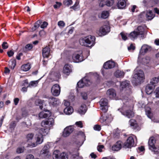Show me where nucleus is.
<instances>
[{"mask_svg":"<svg viewBox=\"0 0 159 159\" xmlns=\"http://www.w3.org/2000/svg\"><path fill=\"white\" fill-rule=\"evenodd\" d=\"M95 38L94 36L89 35L84 38H80L79 40V43L82 46L89 47L94 44Z\"/></svg>","mask_w":159,"mask_h":159,"instance_id":"1","label":"nucleus"},{"mask_svg":"<svg viewBox=\"0 0 159 159\" xmlns=\"http://www.w3.org/2000/svg\"><path fill=\"white\" fill-rule=\"evenodd\" d=\"M110 31V28L108 25H105L101 27L99 30L97 31V34L100 36L106 35Z\"/></svg>","mask_w":159,"mask_h":159,"instance_id":"2","label":"nucleus"},{"mask_svg":"<svg viewBox=\"0 0 159 159\" xmlns=\"http://www.w3.org/2000/svg\"><path fill=\"white\" fill-rule=\"evenodd\" d=\"M54 120L53 118H50L48 120H44L41 122V125L42 127L48 128L49 130L50 126L53 125Z\"/></svg>","mask_w":159,"mask_h":159,"instance_id":"3","label":"nucleus"},{"mask_svg":"<svg viewBox=\"0 0 159 159\" xmlns=\"http://www.w3.org/2000/svg\"><path fill=\"white\" fill-rule=\"evenodd\" d=\"M136 145L134 139L132 136L128 138L126 142L124 143V147L125 148H131Z\"/></svg>","mask_w":159,"mask_h":159,"instance_id":"4","label":"nucleus"},{"mask_svg":"<svg viewBox=\"0 0 159 159\" xmlns=\"http://www.w3.org/2000/svg\"><path fill=\"white\" fill-rule=\"evenodd\" d=\"M60 91L61 89L59 85L55 84L52 87L51 92L53 96H58L59 95Z\"/></svg>","mask_w":159,"mask_h":159,"instance_id":"5","label":"nucleus"},{"mask_svg":"<svg viewBox=\"0 0 159 159\" xmlns=\"http://www.w3.org/2000/svg\"><path fill=\"white\" fill-rule=\"evenodd\" d=\"M91 82L89 80H88L86 77L83 78L82 80L79 81L77 83V85L78 87L82 88L84 85L88 86L90 84Z\"/></svg>","mask_w":159,"mask_h":159,"instance_id":"6","label":"nucleus"},{"mask_svg":"<svg viewBox=\"0 0 159 159\" xmlns=\"http://www.w3.org/2000/svg\"><path fill=\"white\" fill-rule=\"evenodd\" d=\"M112 120V118L110 116L105 114L102 115L100 118L99 121L101 123L105 122L107 124L110 123Z\"/></svg>","mask_w":159,"mask_h":159,"instance_id":"7","label":"nucleus"},{"mask_svg":"<svg viewBox=\"0 0 159 159\" xmlns=\"http://www.w3.org/2000/svg\"><path fill=\"white\" fill-rule=\"evenodd\" d=\"M57 152V151L54 152L53 154V159H66L67 158L68 155L65 152L61 153L60 155L56 153Z\"/></svg>","mask_w":159,"mask_h":159,"instance_id":"8","label":"nucleus"},{"mask_svg":"<svg viewBox=\"0 0 159 159\" xmlns=\"http://www.w3.org/2000/svg\"><path fill=\"white\" fill-rule=\"evenodd\" d=\"M48 99L49 104L51 106H56L60 103L59 100L57 98L51 97L48 98Z\"/></svg>","mask_w":159,"mask_h":159,"instance_id":"9","label":"nucleus"},{"mask_svg":"<svg viewBox=\"0 0 159 159\" xmlns=\"http://www.w3.org/2000/svg\"><path fill=\"white\" fill-rule=\"evenodd\" d=\"M48 145H46L44 146L40 152V156L45 158L48 156Z\"/></svg>","mask_w":159,"mask_h":159,"instance_id":"10","label":"nucleus"},{"mask_svg":"<svg viewBox=\"0 0 159 159\" xmlns=\"http://www.w3.org/2000/svg\"><path fill=\"white\" fill-rule=\"evenodd\" d=\"M115 66V63L111 61H108L105 62L103 65L104 68L106 69H110Z\"/></svg>","mask_w":159,"mask_h":159,"instance_id":"11","label":"nucleus"},{"mask_svg":"<svg viewBox=\"0 0 159 159\" xmlns=\"http://www.w3.org/2000/svg\"><path fill=\"white\" fill-rule=\"evenodd\" d=\"M107 94L110 98L114 99L116 96V93L114 89H111L107 90Z\"/></svg>","mask_w":159,"mask_h":159,"instance_id":"12","label":"nucleus"},{"mask_svg":"<svg viewBox=\"0 0 159 159\" xmlns=\"http://www.w3.org/2000/svg\"><path fill=\"white\" fill-rule=\"evenodd\" d=\"M134 76L139 82H141L144 79V75L143 71L140 70L139 72L136 74Z\"/></svg>","mask_w":159,"mask_h":159,"instance_id":"13","label":"nucleus"},{"mask_svg":"<svg viewBox=\"0 0 159 159\" xmlns=\"http://www.w3.org/2000/svg\"><path fill=\"white\" fill-rule=\"evenodd\" d=\"M73 131V129L71 127H66L64 130L62 136L64 137H67Z\"/></svg>","mask_w":159,"mask_h":159,"instance_id":"14","label":"nucleus"},{"mask_svg":"<svg viewBox=\"0 0 159 159\" xmlns=\"http://www.w3.org/2000/svg\"><path fill=\"white\" fill-rule=\"evenodd\" d=\"M63 72L64 74L66 75H69L72 72L70 64H66L64 66Z\"/></svg>","mask_w":159,"mask_h":159,"instance_id":"15","label":"nucleus"},{"mask_svg":"<svg viewBox=\"0 0 159 159\" xmlns=\"http://www.w3.org/2000/svg\"><path fill=\"white\" fill-rule=\"evenodd\" d=\"M72 58L73 61L75 62H79L83 60L82 56L78 54H74L73 55Z\"/></svg>","mask_w":159,"mask_h":159,"instance_id":"16","label":"nucleus"},{"mask_svg":"<svg viewBox=\"0 0 159 159\" xmlns=\"http://www.w3.org/2000/svg\"><path fill=\"white\" fill-rule=\"evenodd\" d=\"M129 123L131 128L134 129H137L139 127L138 123L135 119H130L129 121Z\"/></svg>","mask_w":159,"mask_h":159,"instance_id":"17","label":"nucleus"},{"mask_svg":"<svg viewBox=\"0 0 159 159\" xmlns=\"http://www.w3.org/2000/svg\"><path fill=\"white\" fill-rule=\"evenodd\" d=\"M126 6V0H118L117 6L119 9L124 8Z\"/></svg>","mask_w":159,"mask_h":159,"instance_id":"18","label":"nucleus"},{"mask_svg":"<svg viewBox=\"0 0 159 159\" xmlns=\"http://www.w3.org/2000/svg\"><path fill=\"white\" fill-rule=\"evenodd\" d=\"M50 49L49 47H46L44 48L42 51V54L43 57H48L50 52Z\"/></svg>","mask_w":159,"mask_h":159,"instance_id":"19","label":"nucleus"},{"mask_svg":"<svg viewBox=\"0 0 159 159\" xmlns=\"http://www.w3.org/2000/svg\"><path fill=\"white\" fill-rule=\"evenodd\" d=\"M121 143L122 142L121 141H118L112 147V150L114 151L120 150L121 148Z\"/></svg>","mask_w":159,"mask_h":159,"instance_id":"20","label":"nucleus"},{"mask_svg":"<svg viewBox=\"0 0 159 159\" xmlns=\"http://www.w3.org/2000/svg\"><path fill=\"white\" fill-rule=\"evenodd\" d=\"M135 30L137 31L141 38H143L144 36V29L143 26H138Z\"/></svg>","mask_w":159,"mask_h":159,"instance_id":"21","label":"nucleus"},{"mask_svg":"<svg viewBox=\"0 0 159 159\" xmlns=\"http://www.w3.org/2000/svg\"><path fill=\"white\" fill-rule=\"evenodd\" d=\"M87 111V107L86 105L83 104L81 105L78 111V112L80 115L84 114Z\"/></svg>","mask_w":159,"mask_h":159,"instance_id":"22","label":"nucleus"},{"mask_svg":"<svg viewBox=\"0 0 159 159\" xmlns=\"http://www.w3.org/2000/svg\"><path fill=\"white\" fill-rule=\"evenodd\" d=\"M155 15L153 13L151 10H148L146 11V18L148 20H152L155 17Z\"/></svg>","mask_w":159,"mask_h":159,"instance_id":"23","label":"nucleus"},{"mask_svg":"<svg viewBox=\"0 0 159 159\" xmlns=\"http://www.w3.org/2000/svg\"><path fill=\"white\" fill-rule=\"evenodd\" d=\"M152 47L151 46L147 44H144L142 46L140 52L141 51H143L144 53H146L148 51H150L152 50Z\"/></svg>","mask_w":159,"mask_h":159,"instance_id":"24","label":"nucleus"},{"mask_svg":"<svg viewBox=\"0 0 159 159\" xmlns=\"http://www.w3.org/2000/svg\"><path fill=\"white\" fill-rule=\"evenodd\" d=\"M140 36L137 31L135 30L134 31L131 32L129 35L128 37L131 39H135L137 38L138 36Z\"/></svg>","mask_w":159,"mask_h":159,"instance_id":"25","label":"nucleus"},{"mask_svg":"<svg viewBox=\"0 0 159 159\" xmlns=\"http://www.w3.org/2000/svg\"><path fill=\"white\" fill-rule=\"evenodd\" d=\"M109 16V13L107 11H103L100 15H98V17L100 18L106 19Z\"/></svg>","mask_w":159,"mask_h":159,"instance_id":"26","label":"nucleus"},{"mask_svg":"<svg viewBox=\"0 0 159 159\" xmlns=\"http://www.w3.org/2000/svg\"><path fill=\"white\" fill-rule=\"evenodd\" d=\"M49 130L48 128H41L39 129L38 134L42 135L43 136H46L48 134Z\"/></svg>","mask_w":159,"mask_h":159,"instance_id":"27","label":"nucleus"},{"mask_svg":"<svg viewBox=\"0 0 159 159\" xmlns=\"http://www.w3.org/2000/svg\"><path fill=\"white\" fill-rule=\"evenodd\" d=\"M122 114L129 118H132L134 116V112L131 110H127Z\"/></svg>","mask_w":159,"mask_h":159,"instance_id":"28","label":"nucleus"},{"mask_svg":"<svg viewBox=\"0 0 159 159\" xmlns=\"http://www.w3.org/2000/svg\"><path fill=\"white\" fill-rule=\"evenodd\" d=\"M43 140V137L42 135L37 134L36 135V141L39 144L42 143Z\"/></svg>","mask_w":159,"mask_h":159,"instance_id":"29","label":"nucleus"},{"mask_svg":"<svg viewBox=\"0 0 159 159\" xmlns=\"http://www.w3.org/2000/svg\"><path fill=\"white\" fill-rule=\"evenodd\" d=\"M153 87L152 85L151 84H148L146 87L145 91L148 94H150L153 91Z\"/></svg>","mask_w":159,"mask_h":159,"instance_id":"30","label":"nucleus"},{"mask_svg":"<svg viewBox=\"0 0 159 159\" xmlns=\"http://www.w3.org/2000/svg\"><path fill=\"white\" fill-rule=\"evenodd\" d=\"M31 68V66L29 63L22 65L21 67V70L24 71H27L29 70Z\"/></svg>","mask_w":159,"mask_h":159,"instance_id":"31","label":"nucleus"},{"mask_svg":"<svg viewBox=\"0 0 159 159\" xmlns=\"http://www.w3.org/2000/svg\"><path fill=\"white\" fill-rule=\"evenodd\" d=\"M46 111H42L39 114V117L40 118H46L50 116V113H46Z\"/></svg>","mask_w":159,"mask_h":159,"instance_id":"32","label":"nucleus"},{"mask_svg":"<svg viewBox=\"0 0 159 159\" xmlns=\"http://www.w3.org/2000/svg\"><path fill=\"white\" fill-rule=\"evenodd\" d=\"M73 111V108L70 107H67L64 109V112L66 115H70Z\"/></svg>","mask_w":159,"mask_h":159,"instance_id":"33","label":"nucleus"},{"mask_svg":"<svg viewBox=\"0 0 159 159\" xmlns=\"http://www.w3.org/2000/svg\"><path fill=\"white\" fill-rule=\"evenodd\" d=\"M155 143V142L154 140V138L153 137L150 138L148 142L149 149H150V148H152L155 145L154 144Z\"/></svg>","mask_w":159,"mask_h":159,"instance_id":"34","label":"nucleus"},{"mask_svg":"<svg viewBox=\"0 0 159 159\" xmlns=\"http://www.w3.org/2000/svg\"><path fill=\"white\" fill-rule=\"evenodd\" d=\"M114 75L116 77H122L124 75V73L122 71L117 70L114 73Z\"/></svg>","mask_w":159,"mask_h":159,"instance_id":"35","label":"nucleus"},{"mask_svg":"<svg viewBox=\"0 0 159 159\" xmlns=\"http://www.w3.org/2000/svg\"><path fill=\"white\" fill-rule=\"evenodd\" d=\"M108 100L106 98H102L100 102V105L101 107L106 106L108 103Z\"/></svg>","mask_w":159,"mask_h":159,"instance_id":"36","label":"nucleus"},{"mask_svg":"<svg viewBox=\"0 0 159 159\" xmlns=\"http://www.w3.org/2000/svg\"><path fill=\"white\" fill-rule=\"evenodd\" d=\"M149 149L153 152L155 154L159 153V146H158L155 147V145H154L152 148H150Z\"/></svg>","mask_w":159,"mask_h":159,"instance_id":"37","label":"nucleus"},{"mask_svg":"<svg viewBox=\"0 0 159 159\" xmlns=\"http://www.w3.org/2000/svg\"><path fill=\"white\" fill-rule=\"evenodd\" d=\"M38 81H31L27 86V87L31 88L32 87H35L37 86Z\"/></svg>","mask_w":159,"mask_h":159,"instance_id":"38","label":"nucleus"},{"mask_svg":"<svg viewBox=\"0 0 159 159\" xmlns=\"http://www.w3.org/2000/svg\"><path fill=\"white\" fill-rule=\"evenodd\" d=\"M79 2L78 0H76L75 4L73 6L70 7V8L72 9L73 10L75 11L79 7Z\"/></svg>","mask_w":159,"mask_h":159,"instance_id":"39","label":"nucleus"},{"mask_svg":"<svg viewBox=\"0 0 159 159\" xmlns=\"http://www.w3.org/2000/svg\"><path fill=\"white\" fill-rule=\"evenodd\" d=\"M120 34L121 35L122 39L124 40H126L128 39V38H129L128 37V35H129V34H128L124 33V32H121L120 33Z\"/></svg>","mask_w":159,"mask_h":159,"instance_id":"40","label":"nucleus"},{"mask_svg":"<svg viewBox=\"0 0 159 159\" xmlns=\"http://www.w3.org/2000/svg\"><path fill=\"white\" fill-rule=\"evenodd\" d=\"M16 65V61L15 60H12L9 61V66L12 69H14Z\"/></svg>","mask_w":159,"mask_h":159,"instance_id":"41","label":"nucleus"},{"mask_svg":"<svg viewBox=\"0 0 159 159\" xmlns=\"http://www.w3.org/2000/svg\"><path fill=\"white\" fill-rule=\"evenodd\" d=\"M63 3L66 6L69 7L72 4L73 1L72 0H65Z\"/></svg>","mask_w":159,"mask_h":159,"instance_id":"42","label":"nucleus"},{"mask_svg":"<svg viewBox=\"0 0 159 159\" xmlns=\"http://www.w3.org/2000/svg\"><path fill=\"white\" fill-rule=\"evenodd\" d=\"M150 109V108L148 107L146 109L145 111L148 116L149 118L151 119L152 117V114L151 113Z\"/></svg>","mask_w":159,"mask_h":159,"instance_id":"43","label":"nucleus"},{"mask_svg":"<svg viewBox=\"0 0 159 159\" xmlns=\"http://www.w3.org/2000/svg\"><path fill=\"white\" fill-rule=\"evenodd\" d=\"M129 85V83L126 81H125L122 82L120 86L122 88L124 89L128 87Z\"/></svg>","mask_w":159,"mask_h":159,"instance_id":"44","label":"nucleus"},{"mask_svg":"<svg viewBox=\"0 0 159 159\" xmlns=\"http://www.w3.org/2000/svg\"><path fill=\"white\" fill-rule=\"evenodd\" d=\"M114 0H107L106 2V5L107 6L110 7L112 6L114 3Z\"/></svg>","mask_w":159,"mask_h":159,"instance_id":"45","label":"nucleus"},{"mask_svg":"<svg viewBox=\"0 0 159 159\" xmlns=\"http://www.w3.org/2000/svg\"><path fill=\"white\" fill-rule=\"evenodd\" d=\"M33 48V45L31 44H27L25 47V49L26 51H30Z\"/></svg>","mask_w":159,"mask_h":159,"instance_id":"46","label":"nucleus"},{"mask_svg":"<svg viewBox=\"0 0 159 159\" xmlns=\"http://www.w3.org/2000/svg\"><path fill=\"white\" fill-rule=\"evenodd\" d=\"M57 25L60 28H62L65 27V23L62 20L59 21L58 22Z\"/></svg>","mask_w":159,"mask_h":159,"instance_id":"47","label":"nucleus"},{"mask_svg":"<svg viewBox=\"0 0 159 159\" xmlns=\"http://www.w3.org/2000/svg\"><path fill=\"white\" fill-rule=\"evenodd\" d=\"M34 136V134L33 133H30L28 134L26 137V139L28 141L32 140Z\"/></svg>","mask_w":159,"mask_h":159,"instance_id":"48","label":"nucleus"},{"mask_svg":"<svg viewBox=\"0 0 159 159\" xmlns=\"http://www.w3.org/2000/svg\"><path fill=\"white\" fill-rule=\"evenodd\" d=\"M159 82V76L157 77H154L152 78V85L155 84H157Z\"/></svg>","mask_w":159,"mask_h":159,"instance_id":"49","label":"nucleus"},{"mask_svg":"<svg viewBox=\"0 0 159 159\" xmlns=\"http://www.w3.org/2000/svg\"><path fill=\"white\" fill-rule=\"evenodd\" d=\"M24 151V147H19L16 149V152L17 153H20L23 152Z\"/></svg>","mask_w":159,"mask_h":159,"instance_id":"50","label":"nucleus"},{"mask_svg":"<svg viewBox=\"0 0 159 159\" xmlns=\"http://www.w3.org/2000/svg\"><path fill=\"white\" fill-rule=\"evenodd\" d=\"M154 93L156 95V98H159V87L155 89L154 92Z\"/></svg>","mask_w":159,"mask_h":159,"instance_id":"51","label":"nucleus"},{"mask_svg":"<svg viewBox=\"0 0 159 159\" xmlns=\"http://www.w3.org/2000/svg\"><path fill=\"white\" fill-rule=\"evenodd\" d=\"M2 48L3 49H7V48H8V44H7V43L6 42H3L2 45Z\"/></svg>","mask_w":159,"mask_h":159,"instance_id":"52","label":"nucleus"},{"mask_svg":"<svg viewBox=\"0 0 159 159\" xmlns=\"http://www.w3.org/2000/svg\"><path fill=\"white\" fill-rule=\"evenodd\" d=\"M75 124L78 127L80 128L83 127V124L81 121H77L75 122Z\"/></svg>","mask_w":159,"mask_h":159,"instance_id":"53","label":"nucleus"},{"mask_svg":"<svg viewBox=\"0 0 159 159\" xmlns=\"http://www.w3.org/2000/svg\"><path fill=\"white\" fill-rule=\"evenodd\" d=\"M56 4L54 5L53 7L55 8H59L61 5V2H56Z\"/></svg>","mask_w":159,"mask_h":159,"instance_id":"54","label":"nucleus"},{"mask_svg":"<svg viewBox=\"0 0 159 159\" xmlns=\"http://www.w3.org/2000/svg\"><path fill=\"white\" fill-rule=\"evenodd\" d=\"M94 130L98 131H100L101 129V127L100 125H95L93 127Z\"/></svg>","mask_w":159,"mask_h":159,"instance_id":"55","label":"nucleus"},{"mask_svg":"<svg viewBox=\"0 0 159 159\" xmlns=\"http://www.w3.org/2000/svg\"><path fill=\"white\" fill-rule=\"evenodd\" d=\"M48 25V23L46 21H44L43 23V24L41 25L40 27L41 28L43 29L46 27Z\"/></svg>","mask_w":159,"mask_h":159,"instance_id":"56","label":"nucleus"},{"mask_svg":"<svg viewBox=\"0 0 159 159\" xmlns=\"http://www.w3.org/2000/svg\"><path fill=\"white\" fill-rule=\"evenodd\" d=\"M16 125V123L15 121H12L10 124V128L14 129Z\"/></svg>","mask_w":159,"mask_h":159,"instance_id":"57","label":"nucleus"},{"mask_svg":"<svg viewBox=\"0 0 159 159\" xmlns=\"http://www.w3.org/2000/svg\"><path fill=\"white\" fill-rule=\"evenodd\" d=\"M40 21H37L35 24L34 25V27L35 29L34 30L38 28L40 26Z\"/></svg>","mask_w":159,"mask_h":159,"instance_id":"58","label":"nucleus"},{"mask_svg":"<svg viewBox=\"0 0 159 159\" xmlns=\"http://www.w3.org/2000/svg\"><path fill=\"white\" fill-rule=\"evenodd\" d=\"M25 159H34V157L32 154H29L26 156Z\"/></svg>","mask_w":159,"mask_h":159,"instance_id":"59","label":"nucleus"},{"mask_svg":"<svg viewBox=\"0 0 159 159\" xmlns=\"http://www.w3.org/2000/svg\"><path fill=\"white\" fill-rule=\"evenodd\" d=\"M38 144H39L36 143V142L35 143H33L31 144H30L29 145L30 147L31 148H33L37 146Z\"/></svg>","mask_w":159,"mask_h":159,"instance_id":"60","label":"nucleus"},{"mask_svg":"<svg viewBox=\"0 0 159 159\" xmlns=\"http://www.w3.org/2000/svg\"><path fill=\"white\" fill-rule=\"evenodd\" d=\"M81 95L83 99L84 100H86L87 99L88 97L86 93H81Z\"/></svg>","mask_w":159,"mask_h":159,"instance_id":"61","label":"nucleus"},{"mask_svg":"<svg viewBox=\"0 0 159 159\" xmlns=\"http://www.w3.org/2000/svg\"><path fill=\"white\" fill-rule=\"evenodd\" d=\"M104 148V146L103 145H99L97 147L98 151L99 152H102V149Z\"/></svg>","mask_w":159,"mask_h":159,"instance_id":"62","label":"nucleus"},{"mask_svg":"<svg viewBox=\"0 0 159 159\" xmlns=\"http://www.w3.org/2000/svg\"><path fill=\"white\" fill-rule=\"evenodd\" d=\"M7 54L9 57H11L12 56L14 55V52L12 51L11 50L10 51L8 52H7Z\"/></svg>","mask_w":159,"mask_h":159,"instance_id":"63","label":"nucleus"},{"mask_svg":"<svg viewBox=\"0 0 159 159\" xmlns=\"http://www.w3.org/2000/svg\"><path fill=\"white\" fill-rule=\"evenodd\" d=\"M102 110L104 112H106L108 110L107 107V106L102 107Z\"/></svg>","mask_w":159,"mask_h":159,"instance_id":"64","label":"nucleus"}]
</instances>
